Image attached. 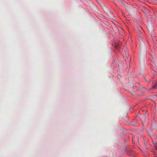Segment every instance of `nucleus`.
<instances>
[{"instance_id":"1","label":"nucleus","mask_w":157,"mask_h":157,"mask_svg":"<svg viewBox=\"0 0 157 157\" xmlns=\"http://www.w3.org/2000/svg\"><path fill=\"white\" fill-rule=\"evenodd\" d=\"M104 11L110 17H112V13L109 10V9L104 5L102 4L101 6Z\"/></svg>"},{"instance_id":"2","label":"nucleus","mask_w":157,"mask_h":157,"mask_svg":"<svg viewBox=\"0 0 157 157\" xmlns=\"http://www.w3.org/2000/svg\"><path fill=\"white\" fill-rule=\"evenodd\" d=\"M140 118L143 123L144 122H145L146 118L144 115L141 116L140 117Z\"/></svg>"},{"instance_id":"3","label":"nucleus","mask_w":157,"mask_h":157,"mask_svg":"<svg viewBox=\"0 0 157 157\" xmlns=\"http://www.w3.org/2000/svg\"><path fill=\"white\" fill-rule=\"evenodd\" d=\"M152 88L155 89L157 88V81L153 83Z\"/></svg>"},{"instance_id":"4","label":"nucleus","mask_w":157,"mask_h":157,"mask_svg":"<svg viewBox=\"0 0 157 157\" xmlns=\"http://www.w3.org/2000/svg\"><path fill=\"white\" fill-rule=\"evenodd\" d=\"M148 134H149V135L150 136V137H151V138L152 140V137L153 136V134H152V133L151 132H148Z\"/></svg>"},{"instance_id":"5","label":"nucleus","mask_w":157,"mask_h":157,"mask_svg":"<svg viewBox=\"0 0 157 157\" xmlns=\"http://www.w3.org/2000/svg\"><path fill=\"white\" fill-rule=\"evenodd\" d=\"M155 148L157 149V143H154Z\"/></svg>"},{"instance_id":"6","label":"nucleus","mask_w":157,"mask_h":157,"mask_svg":"<svg viewBox=\"0 0 157 157\" xmlns=\"http://www.w3.org/2000/svg\"><path fill=\"white\" fill-rule=\"evenodd\" d=\"M119 3H120L121 5L124 6V4L123 3L121 2V1H118Z\"/></svg>"},{"instance_id":"7","label":"nucleus","mask_w":157,"mask_h":157,"mask_svg":"<svg viewBox=\"0 0 157 157\" xmlns=\"http://www.w3.org/2000/svg\"><path fill=\"white\" fill-rule=\"evenodd\" d=\"M153 153L154 154V156L155 157H157V155L154 152H153Z\"/></svg>"},{"instance_id":"8","label":"nucleus","mask_w":157,"mask_h":157,"mask_svg":"<svg viewBox=\"0 0 157 157\" xmlns=\"http://www.w3.org/2000/svg\"><path fill=\"white\" fill-rule=\"evenodd\" d=\"M152 58L153 59H155V54H153V55L152 56Z\"/></svg>"},{"instance_id":"9","label":"nucleus","mask_w":157,"mask_h":157,"mask_svg":"<svg viewBox=\"0 0 157 157\" xmlns=\"http://www.w3.org/2000/svg\"><path fill=\"white\" fill-rule=\"evenodd\" d=\"M143 47H144V48H146V47H145V45H144V43H143Z\"/></svg>"},{"instance_id":"10","label":"nucleus","mask_w":157,"mask_h":157,"mask_svg":"<svg viewBox=\"0 0 157 157\" xmlns=\"http://www.w3.org/2000/svg\"><path fill=\"white\" fill-rule=\"evenodd\" d=\"M126 54H127V56H128V52H127Z\"/></svg>"},{"instance_id":"11","label":"nucleus","mask_w":157,"mask_h":157,"mask_svg":"<svg viewBox=\"0 0 157 157\" xmlns=\"http://www.w3.org/2000/svg\"><path fill=\"white\" fill-rule=\"evenodd\" d=\"M149 2L150 3H151V1H149Z\"/></svg>"},{"instance_id":"12","label":"nucleus","mask_w":157,"mask_h":157,"mask_svg":"<svg viewBox=\"0 0 157 157\" xmlns=\"http://www.w3.org/2000/svg\"><path fill=\"white\" fill-rule=\"evenodd\" d=\"M125 2V3H127V4H128V2Z\"/></svg>"},{"instance_id":"13","label":"nucleus","mask_w":157,"mask_h":157,"mask_svg":"<svg viewBox=\"0 0 157 157\" xmlns=\"http://www.w3.org/2000/svg\"><path fill=\"white\" fill-rule=\"evenodd\" d=\"M133 125H135V124H133Z\"/></svg>"}]
</instances>
